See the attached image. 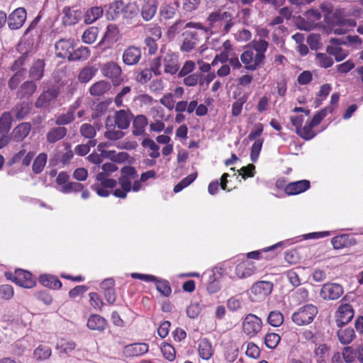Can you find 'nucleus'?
<instances>
[{
  "instance_id": "49530a36",
  "label": "nucleus",
  "mask_w": 363,
  "mask_h": 363,
  "mask_svg": "<svg viewBox=\"0 0 363 363\" xmlns=\"http://www.w3.org/2000/svg\"><path fill=\"white\" fill-rule=\"evenodd\" d=\"M176 14L177 9L172 4H164L160 9V15L165 21L174 18Z\"/></svg>"
},
{
  "instance_id": "4d7b16f0",
  "label": "nucleus",
  "mask_w": 363,
  "mask_h": 363,
  "mask_svg": "<svg viewBox=\"0 0 363 363\" xmlns=\"http://www.w3.org/2000/svg\"><path fill=\"white\" fill-rule=\"evenodd\" d=\"M118 33V28L114 24H108L106 27V32L104 37L99 44H101L104 41H115Z\"/></svg>"
},
{
  "instance_id": "a878e982",
  "label": "nucleus",
  "mask_w": 363,
  "mask_h": 363,
  "mask_svg": "<svg viewBox=\"0 0 363 363\" xmlns=\"http://www.w3.org/2000/svg\"><path fill=\"white\" fill-rule=\"evenodd\" d=\"M31 125L30 123H21L16 126L12 131V137L14 141H23L30 133Z\"/></svg>"
},
{
  "instance_id": "6e6d98bb",
  "label": "nucleus",
  "mask_w": 363,
  "mask_h": 363,
  "mask_svg": "<svg viewBox=\"0 0 363 363\" xmlns=\"http://www.w3.org/2000/svg\"><path fill=\"white\" fill-rule=\"evenodd\" d=\"M98 28L91 26L86 29L82 36V40L84 43L91 44L93 43L98 35Z\"/></svg>"
},
{
  "instance_id": "2f4dec72",
  "label": "nucleus",
  "mask_w": 363,
  "mask_h": 363,
  "mask_svg": "<svg viewBox=\"0 0 363 363\" xmlns=\"http://www.w3.org/2000/svg\"><path fill=\"white\" fill-rule=\"evenodd\" d=\"M337 332V336L339 342L343 345L350 344L356 337L355 332L351 327L342 328L340 327Z\"/></svg>"
},
{
  "instance_id": "2eb2a0df",
  "label": "nucleus",
  "mask_w": 363,
  "mask_h": 363,
  "mask_svg": "<svg viewBox=\"0 0 363 363\" xmlns=\"http://www.w3.org/2000/svg\"><path fill=\"white\" fill-rule=\"evenodd\" d=\"M142 53L140 48L132 45L123 51L122 55L123 62L128 66L138 64L141 59Z\"/></svg>"
},
{
  "instance_id": "e2e57ef3",
  "label": "nucleus",
  "mask_w": 363,
  "mask_h": 363,
  "mask_svg": "<svg viewBox=\"0 0 363 363\" xmlns=\"http://www.w3.org/2000/svg\"><path fill=\"white\" fill-rule=\"evenodd\" d=\"M315 58L318 65L323 68H329L334 63L333 58L325 53L318 52L316 54Z\"/></svg>"
},
{
  "instance_id": "338daca9",
  "label": "nucleus",
  "mask_w": 363,
  "mask_h": 363,
  "mask_svg": "<svg viewBox=\"0 0 363 363\" xmlns=\"http://www.w3.org/2000/svg\"><path fill=\"white\" fill-rule=\"evenodd\" d=\"M263 142V139H257L254 142L251 147L250 159L253 162H255L258 159L259 155L262 150Z\"/></svg>"
},
{
  "instance_id": "412c9836",
  "label": "nucleus",
  "mask_w": 363,
  "mask_h": 363,
  "mask_svg": "<svg viewBox=\"0 0 363 363\" xmlns=\"http://www.w3.org/2000/svg\"><path fill=\"white\" fill-rule=\"evenodd\" d=\"M86 325L89 330L103 332L108 327V322L104 317L98 314H92L89 317Z\"/></svg>"
},
{
  "instance_id": "1a4fd4ad",
  "label": "nucleus",
  "mask_w": 363,
  "mask_h": 363,
  "mask_svg": "<svg viewBox=\"0 0 363 363\" xmlns=\"http://www.w3.org/2000/svg\"><path fill=\"white\" fill-rule=\"evenodd\" d=\"M11 276L13 282L23 288L30 289L35 285V279L28 271L18 269Z\"/></svg>"
},
{
  "instance_id": "4c0bfd02",
  "label": "nucleus",
  "mask_w": 363,
  "mask_h": 363,
  "mask_svg": "<svg viewBox=\"0 0 363 363\" xmlns=\"http://www.w3.org/2000/svg\"><path fill=\"white\" fill-rule=\"evenodd\" d=\"M97 68L95 66H86L79 72L77 79L80 83L89 82L96 74Z\"/></svg>"
},
{
  "instance_id": "4468645a",
  "label": "nucleus",
  "mask_w": 363,
  "mask_h": 363,
  "mask_svg": "<svg viewBox=\"0 0 363 363\" xmlns=\"http://www.w3.org/2000/svg\"><path fill=\"white\" fill-rule=\"evenodd\" d=\"M163 65L165 73L175 74L179 69L178 55L172 52H167L163 57Z\"/></svg>"
},
{
  "instance_id": "c03bdc74",
  "label": "nucleus",
  "mask_w": 363,
  "mask_h": 363,
  "mask_svg": "<svg viewBox=\"0 0 363 363\" xmlns=\"http://www.w3.org/2000/svg\"><path fill=\"white\" fill-rule=\"evenodd\" d=\"M314 128L308 121L306 123L303 127H301L296 130V134L301 138L309 140L316 135V133L313 130Z\"/></svg>"
},
{
  "instance_id": "680f3d73",
  "label": "nucleus",
  "mask_w": 363,
  "mask_h": 363,
  "mask_svg": "<svg viewBox=\"0 0 363 363\" xmlns=\"http://www.w3.org/2000/svg\"><path fill=\"white\" fill-rule=\"evenodd\" d=\"M280 340V336L275 333H267L264 336L265 345L269 349H274Z\"/></svg>"
},
{
  "instance_id": "c85d7f7f",
  "label": "nucleus",
  "mask_w": 363,
  "mask_h": 363,
  "mask_svg": "<svg viewBox=\"0 0 363 363\" xmlns=\"http://www.w3.org/2000/svg\"><path fill=\"white\" fill-rule=\"evenodd\" d=\"M39 282L45 287L51 289H60L62 284L57 277L52 274H44L39 277Z\"/></svg>"
},
{
  "instance_id": "c9c22d12",
  "label": "nucleus",
  "mask_w": 363,
  "mask_h": 363,
  "mask_svg": "<svg viewBox=\"0 0 363 363\" xmlns=\"http://www.w3.org/2000/svg\"><path fill=\"white\" fill-rule=\"evenodd\" d=\"M62 23L65 26H72L79 21V13L77 11L72 10L69 7H65L62 10Z\"/></svg>"
},
{
  "instance_id": "09e8293b",
  "label": "nucleus",
  "mask_w": 363,
  "mask_h": 363,
  "mask_svg": "<svg viewBox=\"0 0 363 363\" xmlns=\"http://www.w3.org/2000/svg\"><path fill=\"white\" fill-rule=\"evenodd\" d=\"M247 99L248 94L245 93L232 104L231 114L233 116L238 117L241 114L243 105L247 102Z\"/></svg>"
},
{
  "instance_id": "69168bd1",
  "label": "nucleus",
  "mask_w": 363,
  "mask_h": 363,
  "mask_svg": "<svg viewBox=\"0 0 363 363\" xmlns=\"http://www.w3.org/2000/svg\"><path fill=\"white\" fill-rule=\"evenodd\" d=\"M74 114L73 111H68L66 113L61 114L56 118L55 124L58 126H62L69 124L74 120Z\"/></svg>"
},
{
  "instance_id": "cd10ccee",
  "label": "nucleus",
  "mask_w": 363,
  "mask_h": 363,
  "mask_svg": "<svg viewBox=\"0 0 363 363\" xmlns=\"http://www.w3.org/2000/svg\"><path fill=\"white\" fill-rule=\"evenodd\" d=\"M111 88V83L102 79L94 83L89 87V92L93 96H101L108 91Z\"/></svg>"
},
{
  "instance_id": "c756f323",
  "label": "nucleus",
  "mask_w": 363,
  "mask_h": 363,
  "mask_svg": "<svg viewBox=\"0 0 363 363\" xmlns=\"http://www.w3.org/2000/svg\"><path fill=\"white\" fill-rule=\"evenodd\" d=\"M198 352L204 360L210 359L213 354L211 342L207 338L201 339L198 345Z\"/></svg>"
},
{
  "instance_id": "b1692460",
  "label": "nucleus",
  "mask_w": 363,
  "mask_h": 363,
  "mask_svg": "<svg viewBox=\"0 0 363 363\" xmlns=\"http://www.w3.org/2000/svg\"><path fill=\"white\" fill-rule=\"evenodd\" d=\"M67 134V129L64 126L50 128L46 134V140L49 144H54L62 140Z\"/></svg>"
},
{
  "instance_id": "9d476101",
  "label": "nucleus",
  "mask_w": 363,
  "mask_h": 363,
  "mask_svg": "<svg viewBox=\"0 0 363 363\" xmlns=\"http://www.w3.org/2000/svg\"><path fill=\"white\" fill-rule=\"evenodd\" d=\"M343 294L342 286L336 283H327L323 285L320 294L324 300H336Z\"/></svg>"
},
{
  "instance_id": "bf43d9fd",
  "label": "nucleus",
  "mask_w": 363,
  "mask_h": 363,
  "mask_svg": "<svg viewBox=\"0 0 363 363\" xmlns=\"http://www.w3.org/2000/svg\"><path fill=\"white\" fill-rule=\"evenodd\" d=\"M161 352L164 357L168 361L172 362L175 359L176 352L172 345L167 342H162L160 347Z\"/></svg>"
},
{
  "instance_id": "72a5a7b5",
  "label": "nucleus",
  "mask_w": 363,
  "mask_h": 363,
  "mask_svg": "<svg viewBox=\"0 0 363 363\" xmlns=\"http://www.w3.org/2000/svg\"><path fill=\"white\" fill-rule=\"evenodd\" d=\"M104 13L101 6H92L87 9L84 16V22L86 24H91L100 18Z\"/></svg>"
},
{
  "instance_id": "8fccbe9b",
  "label": "nucleus",
  "mask_w": 363,
  "mask_h": 363,
  "mask_svg": "<svg viewBox=\"0 0 363 363\" xmlns=\"http://www.w3.org/2000/svg\"><path fill=\"white\" fill-rule=\"evenodd\" d=\"M157 290L164 296L169 297L172 294V288L169 281L157 277L155 281Z\"/></svg>"
},
{
  "instance_id": "4be33fe9",
  "label": "nucleus",
  "mask_w": 363,
  "mask_h": 363,
  "mask_svg": "<svg viewBox=\"0 0 363 363\" xmlns=\"http://www.w3.org/2000/svg\"><path fill=\"white\" fill-rule=\"evenodd\" d=\"M132 180L133 179L121 174V177L118 178V184L121 188L116 189L113 194L117 198L125 199L127 194L131 191Z\"/></svg>"
},
{
  "instance_id": "603ef678",
  "label": "nucleus",
  "mask_w": 363,
  "mask_h": 363,
  "mask_svg": "<svg viewBox=\"0 0 363 363\" xmlns=\"http://www.w3.org/2000/svg\"><path fill=\"white\" fill-rule=\"evenodd\" d=\"M142 146L143 147H148L151 152L149 153V156L152 159H156L160 157V147L157 145L155 141L150 138H145L142 143Z\"/></svg>"
},
{
  "instance_id": "7ed1b4c3",
  "label": "nucleus",
  "mask_w": 363,
  "mask_h": 363,
  "mask_svg": "<svg viewBox=\"0 0 363 363\" xmlns=\"http://www.w3.org/2000/svg\"><path fill=\"white\" fill-rule=\"evenodd\" d=\"M318 312V311L315 306L306 304L292 314L291 320L298 326L306 325L313 322Z\"/></svg>"
},
{
  "instance_id": "f704fd0d",
  "label": "nucleus",
  "mask_w": 363,
  "mask_h": 363,
  "mask_svg": "<svg viewBox=\"0 0 363 363\" xmlns=\"http://www.w3.org/2000/svg\"><path fill=\"white\" fill-rule=\"evenodd\" d=\"M149 345L145 342H137L125 347V352L130 356H140L147 353Z\"/></svg>"
},
{
  "instance_id": "39448f33",
  "label": "nucleus",
  "mask_w": 363,
  "mask_h": 363,
  "mask_svg": "<svg viewBox=\"0 0 363 363\" xmlns=\"http://www.w3.org/2000/svg\"><path fill=\"white\" fill-rule=\"evenodd\" d=\"M263 327L262 320L253 313H248L242 319V330L249 338L256 337Z\"/></svg>"
},
{
  "instance_id": "393cba45",
  "label": "nucleus",
  "mask_w": 363,
  "mask_h": 363,
  "mask_svg": "<svg viewBox=\"0 0 363 363\" xmlns=\"http://www.w3.org/2000/svg\"><path fill=\"white\" fill-rule=\"evenodd\" d=\"M106 131L104 133L106 138L111 140H117L124 137L125 133L122 130H116V125H113V121L110 117H108L106 121Z\"/></svg>"
},
{
  "instance_id": "a211bd4d",
  "label": "nucleus",
  "mask_w": 363,
  "mask_h": 363,
  "mask_svg": "<svg viewBox=\"0 0 363 363\" xmlns=\"http://www.w3.org/2000/svg\"><path fill=\"white\" fill-rule=\"evenodd\" d=\"M73 49L74 43L70 39L62 38L55 43V52L59 57H67L69 60Z\"/></svg>"
},
{
  "instance_id": "f8f14e48",
  "label": "nucleus",
  "mask_w": 363,
  "mask_h": 363,
  "mask_svg": "<svg viewBox=\"0 0 363 363\" xmlns=\"http://www.w3.org/2000/svg\"><path fill=\"white\" fill-rule=\"evenodd\" d=\"M134 118L133 114L129 110L121 109L116 111L113 116V123L118 129L125 130L130 126V121Z\"/></svg>"
},
{
  "instance_id": "423d86ee",
  "label": "nucleus",
  "mask_w": 363,
  "mask_h": 363,
  "mask_svg": "<svg viewBox=\"0 0 363 363\" xmlns=\"http://www.w3.org/2000/svg\"><path fill=\"white\" fill-rule=\"evenodd\" d=\"M101 74L110 79L113 86H119L124 82L121 66L114 61H109L101 66Z\"/></svg>"
},
{
  "instance_id": "dca6fc26",
  "label": "nucleus",
  "mask_w": 363,
  "mask_h": 363,
  "mask_svg": "<svg viewBox=\"0 0 363 363\" xmlns=\"http://www.w3.org/2000/svg\"><path fill=\"white\" fill-rule=\"evenodd\" d=\"M59 92L55 89H49L42 92L35 102L37 108H48L55 101Z\"/></svg>"
},
{
  "instance_id": "473e14b6",
  "label": "nucleus",
  "mask_w": 363,
  "mask_h": 363,
  "mask_svg": "<svg viewBox=\"0 0 363 363\" xmlns=\"http://www.w3.org/2000/svg\"><path fill=\"white\" fill-rule=\"evenodd\" d=\"M37 86L32 81H26L23 83L17 91V97L22 99H29L36 91Z\"/></svg>"
},
{
  "instance_id": "7c9ffc66",
  "label": "nucleus",
  "mask_w": 363,
  "mask_h": 363,
  "mask_svg": "<svg viewBox=\"0 0 363 363\" xmlns=\"http://www.w3.org/2000/svg\"><path fill=\"white\" fill-rule=\"evenodd\" d=\"M124 10V2L123 0H115L111 3L106 12L108 20L116 19L120 13Z\"/></svg>"
},
{
  "instance_id": "a18cd8bd",
  "label": "nucleus",
  "mask_w": 363,
  "mask_h": 363,
  "mask_svg": "<svg viewBox=\"0 0 363 363\" xmlns=\"http://www.w3.org/2000/svg\"><path fill=\"white\" fill-rule=\"evenodd\" d=\"M45 63L42 60L35 61L30 69V76L35 80L42 78L44 72Z\"/></svg>"
},
{
  "instance_id": "a19ab883",
  "label": "nucleus",
  "mask_w": 363,
  "mask_h": 363,
  "mask_svg": "<svg viewBox=\"0 0 363 363\" xmlns=\"http://www.w3.org/2000/svg\"><path fill=\"white\" fill-rule=\"evenodd\" d=\"M51 354V348L49 346L45 345H38L33 351V357L37 361L46 360L50 358Z\"/></svg>"
},
{
  "instance_id": "de8ad7c7",
  "label": "nucleus",
  "mask_w": 363,
  "mask_h": 363,
  "mask_svg": "<svg viewBox=\"0 0 363 363\" xmlns=\"http://www.w3.org/2000/svg\"><path fill=\"white\" fill-rule=\"evenodd\" d=\"M48 155L45 152L40 153L34 160L32 170L38 174L41 173L47 163Z\"/></svg>"
},
{
  "instance_id": "6ab92c4d",
  "label": "nucleus",
  "mask_w": 363,
  "mask_h": 363,
  "mask_svg": "<svg viewBox=\"0 0 363 363\" xmlns=\"http://www.w3.org/2000/svg\"><path fill=\"white\" fill-rule=\"evenodd\" d=\"M331 243L334 249L341 250L355 245L357 240L354 237L351 235L342 234L333 238Z\"/></svg>"
},
{
  "instance_id": "5fc2aeb1",
  "label": "nucleus",
  "mask_w": 363,
  "mask_h": 363,
  "mask_svg": "<svg viewBox=\"0 0 363 363\" xmlns=\"http://www.w3.org/2000/svg\"><path fill=\"white\" fill-rule=\"evenodd\" d=\"M75 348L76 343L74 341H67L65 340H61L56 345V350H57L60 354H68L73 352Z\"/></svg>"
},
{
  "instance_id": "ea45409f",
  "label": "nucleus",
  "mask_w": 363,
  "mask_h": 363,
  "mask_svg": "<svg viewBox=\"0 0 363 363\" xmlns=\"http://www.w3.org/2000/svg\"><path fill=\"white\" fill-rule=\"evenodd\" d=\"M91 52L89 48L81 46L79 48L72 50L71 55H69V60L79 61L86 60L90 56Z\"/></svg>"
},
{
  "instance_id": "f03ea898",
  "label": "nucleus",
  "mask_w": 363,
  "mask_h": 363,
  "mask_svg": "<svg viewBox=\"0 0 363 363\" xmlns=\"http://www.w3.org/2000/svg\"><path fill=\"white\" fill-rule=\"evenodd\" d=\"M206 21L210 28H219L224 34L228 33L235 25L233 14L229 11H223L221 9L210 13Z\"/></svg>"
},
{
  "instance_id": "79ce46f5",
  "label": "nucleus",
  "mask_w": 363,
  "mask_h": 363,
  "mask_svg": "<svg viewBox=\"0 0 363 363\" xmlns=\"http://www.w3.org/2000/svg\"><path fill=\"white\" fill-rule=\"evenodd\" d=\"M185 21L182 19L177 20L171 25L167 30L166 35L169 40H173L176 35L182 30H184Z\"/></svg>"
},
{
  "instance_id": "aec40b11",
  "label": "nucleus",
  "mask_w": 363,
  "mask_h": 363,
  "mask_svg": "<svg viewBox=\"0 0 363 363\" xmlns=\"http://www.w3.org/2000/svg\"><path fill=\"white\" fill-rule=\"evenodd\" d=\"M310 186V182L303 179L289 183L284 188V192L289 196L297 195L307 191Z\"/></svg>"
},
{
  "instance_id": "0e129e2a",
  "label": "nucleus",
  "mask_w": 363,
  "mask_h": 363,
  "mask_svg": "<svg viewBox=\"0 0 363 363\" xmlns=\"http://www.w3.org/2000/svg\"><path fill=\"white\" fill-rule=\"evenodd\" d=\"M84 185L79 182H69L66 185L61 186L60 191L64 194H69L71 192L77 193L82 191Z\"/></svg>"
},
{
  "instance_id": "37998d69",
  "label": "nucleus",
  "mask_w": 363,
  "mask_h": 363,
  "mask_svg": "<svg viewBox=\"0 0 363 363\" xmlns=\"http://www.w3.org/2000/svg\"><path fill=\"white\" fill-rule=\"evenodd\" d=\"M12 121L11 112L4 111L0 116V133L7 134L11 128Z\"/></svg>"
},
{
  "instance_id": "9b49d317",
  "label": "nucleus",
  "mask_w": 363,
  "mask_h": 363,
  "mask_svg": "<svg viewBox=\"0 0 363 363\" xmlns=\"http://www.w3.org/2000/svg\"><path fill=\"white\" fill-rule=\"evenodd\" d=\"M157 0H143L140 7V15L145 21H150L155 16L158 10Z\"/></svg>"
},
{
  "instance_id": "bb28decb",
  "label": "nucleus",
  "mask_w": 363,
  "mask_h": 363,
  "mask_svg": "<svg viewBox=\"0 0 363 363\" xmlns=\"http://www.w3.org/2000/svg\"><path fill=\"white\" fill-rule=\"evenodd\" d=\"M148 124L147 118L145 115H138L133 121L132 133L135 136L143 135L145 127Z\"/></svg>"
},
{
  "instance_id": "ddd939ff",
  "label": "nucleus",
  "mask_w": 363,
  "mask_h": 363,
  "mask_svg": "<svg viewBox=\"0 0 363 363\" xmlns=\"http://www.w3.org/2000/svg\"><path fill=\"white\" fill-rule=\"evenodd\" d=\"M27 17L26 10L23 7L15 9L9 16L8 25L12 30L21 28Z\"/></svg>"
},
{
  "instance_id": "3c124183",
  "label": "nucleus",
  "mask_w": 363,
  "mask_h": 363,
  "mask_svg": "<svg viewBox=\"0 0 363 363\" xmlns=\"http://www.w3.org/2000/svg\"><path fill=\"white\" fill-rule=\"evenodd\" d=\"M326 52L329 55L334 56L337 62H340L348 56V52L338 46L328 45L326 48Z\"/></svg>"
},
{
  "instance_id": "0eeeda50",
  "label": "nucleus",
  "mask_w": 363,
  "mask_h": 363,
  "mask_svg": "<svg viewBox=\"0 0 363 363\" xmlns=\"http://www.w3.org/2000/svg\"><path fill=\"white\" fill-rule=\"evenodd\" d=\"M240 61L244 65V68L250 72H254L261 68L265 60L259 57L252 50H246L240 55Z\"/></svg>"
},
{
  "instance_id": "13d9d810",
  "label": "nucleus",
  "mask_w": 363,
  "mask_h": 363,
  "mask_svg": "<svg viewBox=\"0 0 363 363\" xmlns=\"http://www.w3.org/2000/svg\"><path fill=\"white\" fill-rule=\"evenodd\" d=\"M201 73L195 72L184 77L183 84L186 86H201Z\"/></svg>"
},
{
  "instance_id": "864d4df0",
  "label": "nucleus",
  "mask_w": 363,
  "mask_h": 363,
  "mask_svg": "<svg viewBox=\"0 0 363 363\" xmlns=\"http://www.w3.org/2000/svg\"><path fill=\"white\" fill-rule=\"evenodd\" d=\"M267 323L273 327L281 325L284 323L283 313L278 310L271 311L267 317Z\"/></svg>"
},
{
  "instance_id": "20e7f679",
  "label": "nucleus",
  "mask_w": 363,
  "mask_h": 363,
  "mask_svg": "<svg viewBox=\"0 0 363 363\" xmlns=\"http://www.w3.org/2000/svg\"><path fill=\"white\" fill-rule=\"evenodd\" d=\"M108 177L106 173H98L96 176V182L91 186V189L101 197H108L111 194L108 189H113L117 185L116 179Z\"/></svg>"
},
{
  "instance_id": "052dcab7",
  "label": "nucleus",
  "mask_w": 363,
  "mask_h": 363,
  "mask_svg": "<svg viewBox=\"0 0 363 363\" xmlns=\"http://www.w3.org/2000/svg\"><path fill=\"white\" fill-rule=\"evenodd\" d=\"M196 177L197 173H192L182 179L177 184L174 186V192H180L182 189L190 185L196 179Z\"/></svg>"
},
{
  "instance_id": "58836bf2",
  "label": "nucleus",
  "mask_w": 363,
  "mask_h": 363,
  "mask_svg": "<svg viewBox=\"0 0 363 363\" xmlns=\"http://www.w3.org/2000/svg\"><path fill=\"white\" fill-rule=\"evenodd\" d=\"M31 107L28 102L21 101L16 104L13 111L17 120L25 118L30 112Z\"/></svg>"
},
{
  "instance_id": "6e6552de",
  "label": "nucleus",
  "mask_w": 363,
  "mask_h": 363,
  "mask_svg": "<svg viewBox=\"0 0 363 363\" xmlns=\"http://www.w3.org/2000/svg\"><path fill=\"white\" fill-rule=\"evenodd\" d=\"M344 301V298L341 300L340 304L335 312V323L337 327H342L350 323L354 315L352 305L345 303Z\"/></svg>"
},
{
  "instance_id": "5701e85b",
  "label": "nucleus",
  "mask_w": 363,
  "mask_h": 363,
  "mask_svg": "<svg viewBox=\"0 0 363 363\" xmlns=\"http://www.w3.org/2000/svg\"><path fill=\"white\" fill-rule=\"evenodd\" d=\"M256 271V267L253 263L244 261L236 265L235 274L237 278L244 279L252 275Z\"/></svg>"
},
{
  "instance_id": "e433bc0d",
  "label": "nucleus",
  "mask_w": 363,
  "mask_h": 363,
  "mask_svg": "<svg viewBox=\"0 0 363 363\" xmlns=\"http://www.w3.org/2000/svg\"><path fill=\"white\" fill-rule=\"evenodd\" d=\"M250 47L252 49V50L255 52L257 55L264 60L266 59L265 52L269 47V43L267 40L264 39H255L250 43Z\"/></svg>"
},
{
  "instance_id": "774afa93",
  "label": "nucleus",
  "mask_w": 363,
  "mask_h": 363,
  "mask_svg": "<svg viewBox=\"0 0 363 363\" xmlns=\"http://www.w3.org/2000/svg\"><path fill=\"white\" fill-rule=\"evenodd\" d=\"M79 132L83 137L90 140H93L96 135L95 128L89 123L82 124L80 127Z\"/></svg>"
},
{
  "instance_id": "f3484780",
  "label": "nucleus",
  "mask_w": 363,
  "mask_h": 363,
  "mask_svg": "<svg viewBox=\"0 0 363 363\" xmlns=\"http://www.w3.org/2000/svg\"><path fill=\"white\" fill-rule=\"evenodd\" d=\"M273 290V284L270 281H260L256 282L251 288V293L254 294L257 298H264L270 294Z\"/></svg>"
},
{
  "instance_id": "f257e3e1",
  "label": "nucleus",
  "mask_w": 363,
  "mask_h": 363,
  "mask_svg": "<svg viewBox=\"0 0 363 363\" xmlns=\"http://www.w3.org/2000/svg\"><path fill=\"white\" fill-rule=\"evenodd\" d=\"M196 30L207 31V28L200 22L191 21L185 24L184 30L182 33V52H190L198 45L201 33Z\"/></svg>"
}]
</instances>
